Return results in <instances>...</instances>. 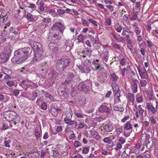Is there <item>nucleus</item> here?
Segmentation results:
<instances>
[{"instance_id":"nucleus-32","label":"nucleus","mask_w":158,"mask_h":158,"mask_svg":"<svg viewBox=\"0 0 158 158\" xmlns=\"http://www.w3.org/2000/svg\"><path fill=\"white\" fill-rule=\"evenodd\" d=\"M53 156L55 158H60L58 150H53Z\"/></svg>"},{"instance_id":"nucleus-27","label":"nucleus","mask_w":158,"mask_h":158,"mask_svg":"<svg viewBox=\"0 0 158 158\" xmlns=\"http://www.w3.org/2000/svg\"><path fill=\"white\" fill-rule=\"evenodd\" d=\"M11 52L10 48L9 47H6L4 49V52L3 53L5 54L6 55H7L9 57L10 55Z\"/></svg>"},{"instance_id":"nucleus-21","label":"nucleus","mask_w":158,"mask_h":158,"mask_svg":"<svg viewBox=\"0 0 158 158\" xmlns=\"http://www.w3.org/2000/svg\"><path fill=\"white\" fill-rule=\"evenodd\" d=\"M150 24V25H148L146 26V29L149 32H150L151 29L153 30L152 31V33L153 34H154V26H156V25H157V24Z\"/></svg>"},{"instance_id":"nucleus-35","label":"nucleus","mask_w":158,"mask_h":158,"mask_svg":"<svg viewBox=\"0 0 158 158\" xmlns=\"http://www.w3.org/2000/svg\"><path fill=\"white\" fill-rule=\"evenodd\" d=\"M115 111L122 112L124 110V108L121 107L119 106H115L114 108Z\"/></svg>"},{"instance_id":"nucleus-62","label":"nucleus","mask_w":158,"mask_h":158,"mask_svg":"<svg viewBox=\"0 0 158 158\" xmlns=\"http://www.w3.org/2000/svg\"><path fill=\"white\" fill-rule=\"evenodd\" d=\"M98 135V133L96 131H93L91 133V135L94 138L97 137Z\"/></svg>"},{"instance_id":"nucleus-54","label":"nucleus","mask_w":158,"mask_h":158,"mask_svg":"<svg viewBox=\"0 0 158 158\" xmlns=\"http://www.w3.org/2000/svg\"><path fill=\"white\" fill-rule=\"evenodd\" d=\"M116 147H117L115 148V150L116 151H118L122 148V144L118 143H117L116 145Z\"/></svg>"},{"instance_id":"nucleus-1","label":"nucleus","mask_w":158,"mask_h":158,"mask_svg":"<svg viewBox=\"0 0 158 158\" xmlns=\"http://www.w3.org/2000/svg\"><path fill=\"white\" fill-rule=\"evenodd\" d=\"M31 49L29 48L25 47L19 49L15 52L14 56L12 58L11 61L13 63L17 64L27 59L31 52Z\"/></svg>"},{"instance_id":"nucleus-14","label":"nucleus","mask_w":158,"mask_h":158,"mask_svg":"<svg viewBox=\"0 0 158 158\" xmlns=\"http://www.w3.org/2000/svg\"><path fill=\"white\" fill-rule=\"evenodd\" d=\"M103 141L105 143H108L109 144H110L108 145V147L109 148H112L114 146V143L113 142H112V139L110 137H107L105 138L103 140Z\"/></svg>"},{"instance_id":"nucleus-22","label":"nucleus","mask_w":158,"mask_h":158,"mask_svg":"<svg viewBox=\"0 0 158 158\" xmlns=\"http://www.w3.org/2000/svg\"><path fill=\"white\" fill-rule=\"evenodd\" d=\"M112 84L113 90L114 92H120L119 87L116 83H112Z\"/></svg>"},{"instance_id":"nucleus-11","label":"nucleus","mask_w":158,"mask_h":158,"mask_svg":"<svg viewBox=\"0 0 158 158\" xmlns=\"http://www.w3.org/2000/svg\"><path fill=\"white\" fill-rule=\"evenodd\" d=\"M99 111L102 113H105L109 114L110 112V107L102 105L99 108Z\"/></svg>"},{"instance_id":"nucleus-15","label":"nucleus","mask_w":158,"mask_h":158,"mask_svg":"<svg viewBox=\"0 0 158 158\" xmlns=\"http://www.w3.org/2000/svg\"><path fill=\"white\" fill-rule=\"evenodd\" d=\"M37 4L39 6V10L43 12L44 10V3L43 1L41 0H38L37 2Z\"/></svg>"},{"instance_id":"nucleus-61","label":"nucleus","mask_w":158,"mask_h":158,"mask_svg":"<svg viewBox=\"0 0 158 158\" xmlns=\"http://www.w3.org/2000/svg\"><path fill=\"white\" fill-rule=\"evenodd\" d=\"M74 145L75 147H78L81 146V144L80 142L77 141H75L74 142Z\"/></svg>"},{"instance_id":"nucleus-40","label":"nucleus","mask_w":158,"mask_h":158,"mask_svg":"<svg viewBox=\"0 0 158 158\" xmlns=\"http://www.w3.org/2000/svg\"><path fill=\"white\" fill-rule=\"evenodd\" d=\"M77 40H78V42H81L82 43H83L84 41V36L83 35H79L77 38Z\"/></svg>"},{"instance_id":"nucleus-13","label":"nucleus","mask_w":158,"mask_h":158,"mask_svg":"<svg viewBox=\"0 0 158 158\" xmlns=\"http://www.w3.org/2000/svg\"><path fill=\"white\" fill-rule=\"evenodd\" d=\"M9 59L8 56L3 53H0V63H3L6 62Z\"/></svg>"},{"instance_id":"nucleus-26","label":"nucleus","mask_w":158,"mask_h":158,"mask_svg":"<svg viewBox=\"0 0 158 158\" xmlns=\"http://www.w3.org/2000/svg\"><path fill=\"white\" fill-rule=\"evenodd\" d=\"M127 97L128 99L131 102H134L135 101L134 95L131 93L128 94Z\"/></svg>"},{"instance_id":"nucleus-43","label":"nucleus","mask_w":158,"mask_h":158,"mask_svg":"<svg viewBox=\"0 0 158 158\" xmlns=\"http://www.w3.org/2000/svg\"><path fill=\"white\" fill-rule=\"evenodd\" d=\"M90 62L88 60H86L83 62L84 65L85 67H88L90 66Z\"/></svg>"},{"instance_id":"nucleus-28","label":"nucleus","mask_w":158,"mask_h":158,"mask_svg":"<svg viewBox=\"0 0 158 158\" xmlns=\"http://www.w3.org/2000/svg\"><path fill=\"white\" fill-rule=\"evenodd\" d=\"M51 113L52 115L55 116L56 117L58 115V112L56 109L55 107H52L51 110Z\"/></svg>"},{"instance_id":"nucleus-7","label":"nucleus","mask_w":158,"mask_h":158,"mask_svg":"<svg viewBox=\"0 0 158 158\" xmlns=\"http://www.w3.org/2000/svg\"><path fill=\"white\" fill-rule=\"evenodd\" d=\"M44 52L43 51H35V52L34 57L33 59L34 60L40 61L43 57Z\"/></svg>"},{"instance_id":"nucleus-64","label":"nucleus","mask_w":158,"mask_h":158,"mask_svg":"<svg viewBox=\"0 0 158 158\" xmlns=\"http://www.w3.org/2000/svg\"><path fill=\"white\" fill-rule=\"evenodd\" d=\"M126 59L124 58H123L120 61V64L122 66H123L126 64Z\"/></svg>"},{"instance_id":"nucleus-52","label":"nucleus","mask_w":158,"mask_h":158,"mask_svg":"<svg viewBox=\"0 0 158 158\" xmlns=\"http://www.w3.org/2000/svg\"><path fill=\"white\" fill-rule=\"evenodd\" d=\"M105 23L108 26L110 25L111 24V19L108 18H107L106 20Z\"/></svg>"},{"instance_id":"nucleus-24","label":"nucleus","mask_w":158,"mask_h":158,"mask_svg":"<svg viewBox=\"0 0 158 158\" xmlns=\"http://www.w3.org/2000/svg\"><path fill=\"white\" fill-rule=\"evenodd\" d=\"M135 154L136 155V158H149L150 155L148 154H146L144 155H143L141 154H139L137 155L136 153V152H135Z\"/></svg>"},{"instance_id":"nucleus-49","label":"nucleus","mask_w":158,"mask_h":158,"mask_svg":"<svg viewBox=\"0 0 158 158\" xmlns=\"http://www.w3.org/2000/svg\"><path fill=\"white\" fill-rule=\"evenodd\" d=\"M67 74V76L68 78L72 79L74 77V74L73 73L70 72H69Z\"/></svg>"},{"instance_id":"nucleus-59","label":"nucleus","mask_w":158,"mask_h":158,"mask_svg":"<svg viewBox=\"0 0 158 158\" xmlns=\"http://www.w3.org/2000/svg\"><path fill=\"white\" fill-rule=\"evenodd\" d=\"M136 99L137 102L138 103L142 102L143 101V99L142 96L137 98Z\"/></svg>"},{"instance_id":"nucleus-25","label":"nucleus","mask_w":158,"mask_h":158,"mask_svg":"<svg viewBox=\"0 0 158 158\" xmlns=\"http://www.w3.org/2000/svg\"><path fill=\"white\" fill-rule=\"evenodd\" d=\"M28 82V81L27 80H23L21 81L20 82V84H19L20 85H21V86L25 90H27V89H28L27 86L26 88L24 87V86L25 85H27V82Z\"/></svg>"},{"instance_id":"nucleus-45","label":"nucleus","mask_w":158,"mask_h":158,"mask_svg":"<svg viewBox=\"0 0 158 158\" xmlns=\"http://www.w3.org/2000/svg\"><path fill=\"white\" fill-rule=\"evenodd\" d=\"M81 22L83 25H85L86 26L88 27L89 24L88 23V21L83 18H82L81 20Z\"/></svg>"},{"instance_id":"nucleus-5","label":"nucleus","mask_w":158,"mask_h":158,"mask_svg":"<svg viewBox=\"0 0 158 158\" xmlns=\"http://www.w3.org/2000/svg\"><path fill=\"white\" fill-rule=\"evenodd\" d=\"M65 27L61 23H56L52 27L51 29L53 31L58 30L60 32L63 33Z\"/></svg>"},{"instance_id":"nucleus-20","label":"nucleus","mask_w":158,"mask_h":158,"mask_svg":"<svg viewBox=\"0 0 158 158\" xmlns=\"http://www.w3.org/2000/svg\"><path fill=\"white\" fill-rule=\"evenodd\" d=\"M120 96V92H115L114 96V102L115 103H118L120 102L119 99Z\"/></svg>"},{"instance_id":"nucleus-17","label":"nucleus","mask_w":158,"mask_h":158,"mask_svg":"<svg viewBox=\"0 0 158 158\" xmlns=\"http://www.w3.org/2000/svg\"><path fill=\"white\" fill-rule=\"evenodd\" d=\"M110 76L112 83H116L119 79L118 77L114 73L110 74Z\"/></svg>"},{"instance_id":"nucleus-58","label":"nucleus","mask_w":158,"mask_h":158,"mask_svg":"<svg viewBox=\"0 0 158 158\" xmlns=\"http://www.w3.org/2000/svg\"><path fill=\"white\" fill-rule=\"evenodd\" d=\"M51 22V19L50 18H46L45 21V23L44 25H43V26H44V27H46V25L48 23H50Z\"/></svg>"},{"instance_id":"nucleus-51","label":"nucleus","mask_w":158,"mask_h":158,"mask_svg":"<svg viewBox=\"0 0 158 158\" xmlns=\"http://www.w3.org/2000/svg\"><path fill=\"white\" fill-rule=\"evenodd\" d=\"M57 45V44L53 42H52L49 43L48 44V47L49 49H52L55 46Z\"/></svg>"},{"instance_id":"nucleus-33","label":"nucleus","mask_w":158,"mask_h":158,"mask_svg":"<svg viewBox=\"0 0 158 158\" xmlns=\"http://www.w3.org/2000/svg\"><path fill=\"white\" fill-rule=\"evenodd\" d=\"M131 89L134 93H136L137 92L138 85L135 84L131 85Z\"/></svg>"},{"instance_id":"nucleus-30","label":"nucleus","mask_w":158,"mask_h":158,"mask_svg":"<svg viewBox=\"0 0 158 158\" xmlns=\"http://www.w3.org/2000/svg\"><path fill=\"white\" fill-rule=\"evenodd\" d=\"M71 125H67L66 126V128L65 129V131L66 133H68L69 132H73V128L70 126Z\"/></svg>"},{"instance_id":"nucleus-48","label":"nucleus","mask_w":158,"mask_h":158,"mask_svg":"<svg viewBox=\"0 0 158 158\" xmlns=\"http://www.w3.org/2000/svg\"><path fill=\"white\" fill-rule=\"evenodd\" d=\"M91 104V109L89 112V113L92 112L94 110V108L95 106V103L93 102H90L89 103V106H90Z\"/></svg>"},{"instance_id":"nucleus-56","label":"nucleus","mask_w":158,"mask_h":158,"mask_svg":"<svg viewBox=\"0 0 158 158\" xmlns=\"http://www.w3.org/2000/svg\"><path fill=\"white\" fill-rule=\"evenodd\" d=\"M132 82L131 84L134 85L135 84H137L138 83V80L135 78H132L131 79Z\"/></svg>"},{"instance_id":"nucleus-39","label":"nucleus","mask_w":158,"mask_h":158,"mask_svg":"<svg viewBox=\"0 0 158 158\" xmlns=\"http://www.w3.org/2000/svg\"><path fill=\"white\" fill-rule=\"evenodd\" d=\"M6 85L9 87H11L15 85V82L12 81H8L6 82Z\"/></svg>"},{"instance_id":"nucleus-8","label":"nucleus","mask_w":158,"mask_h":158,"mask_svg":"<svg viewBox=\"0 0 158 158\" xmlns=\"http://www.w3.org/2000/svg\"><path fill=\"white\" fill-rule=\"evenodd\" d=\"M58 34L54 32H50L48 37V40L50 42H54L57 39H58Z\"/></svg>"},{"instance_id":"nucleus-29","label":"nucleus","mask_w":158,"mask_h":158,"mask_svg":"<svg viewBox=\"0 0 158 158\" xmlns=\"http://www.w3.org/2000/svg\"><path fill=\"white\" fill-rule=\"evenodd\" d=\"M132 128V126L129 121H127L125 124L124 128L128 130L131 129Z\"/></svg>"},{"instance_id":"nucleus-50","label":"nucleus","mask_w":158,"mask_h":158,"mask_svg":"<svg viewBox=\"0 0 158 158\" xmlns=\"http://www.w3.org/2000/svg\"><path fill=\"white\" fill-rule=\"evenodd\" d=\"M126 39L127 43L129 44H132V41L130 39L129 36L128 35H127L126 36Z\"/></svg>"},{"instance_id":"nucleus-23","label":"nucleus","mask_w":158,"mask_h":158,"mask_svg":"<svg viewBox=\"0 0 158 158\" xmlns=\"http://www.w3.org/2000/svg\"><path fill=\"white\" fill-rule=\"evenodd\" d=\"M25 17L27 20L31 22H32L34 20V19L32 15L29 13H27Z\"/></svg>"},{"instance_id":"nucleus-9","label":"nucleus","mask_w":158,"mask_h":158,"mask_svg":"<svg viewBox=\"0 0 158 158\" xmlns=\"http://www.w3.org/2000/svg\"><path fill=\"white\" fill-rule=\"evenodd\" d=\"M44 64H44L45 66V68L44 69H42L41 70L39 71V77H41L43 78L45 77L46 74L48 72V69L46 63H44Z\"/></svg>"},{"instance_id":"nucleus-46","label":"nucleus","mask_w":158,"mask_h":158,"mask_svg":"<svg viewBox=\"0 0 158 158\" xmlns=\"http://www.w3.org/2000/svg\"><path fill=\"white\" fill-rule=\"evenodd\" d=\"M149 120L152 124H155L156 123V122L153 116H152L150 118Z\"/></svg>"},{"instance_id":"nucleus-60","label":"nucleus","mask_w":158,"mask_h":158,"mask_svg":"<svg viewBox=\"0 0 158 158\" xmlns=\"http://www.w3.org/2000/svg\"><path fill=\"white\" fill-rule=\"evenodd\" d=\"M35 135L36 137L39 138L40 137V132L38 130H36L35 132Z\"/></svg>"},{"instance_id":"nucleus-55","label":"nucleus","mask_w":158,"mask_h":158,"mask_svg":"<svg viewBox=\"0 0 158 158\" xmlns=\"http://www.w3.org/2000/svg\"><path fill=\"white\" fill-rule=\"evenodd\" d=\"M89 148H88L85 147L83 148L82 150V153L84 154H87L89 152Z\"/></svg>"},{"instance_id":"nucleus-16","label":"nucleus","mask_w":158,"mask_h":158,"mask_svg":"<svg viewBox=\"0 0 158 158\" xmlns=\"http://www.w3.org/2000/svg\"><path fill=\"white\" fill-rule=\"evenodd\" d=\"M78 87L79 90H82L84 92H86L88 90L87 88L83 82H81L78 85Z\"/></svg>"},{"instance_id":"nucleus-36","label":"nucleus","mask_w":158,"mask_h":158,"mask_svg":"<svg viewBox=\"0 0 158 158\" xmlns=\"http://www.w3.org/2000/svg\"><path fill=\"white\" fill-rule=\"evenodd\" d=\"M148 110L150 111L153 114H155L156 111V109L152 105L150 106V107Z\"/></svg>"},{"instance_id":"nucleus-37","label":"nucleus","mask_w":158,"mask_h":158,"mask_svg":"<svg viewBox=\"0 0 158 158\" xmlns=\"http://www.w3.org/2000/svg\"><path fill=\"white\" fill-rule=\"evenodd\" d=\"M28 8H31V10L30 11L31 12L33 11L35 9L36 6L33 3H30L29 6H27Z\"/></svg>"},{"instance_id":"nucleus-53","label":"nucleus","mask_w":158,"mask_h":158,"mask_svg":"<svg viewBox=\"0 0 158 158\" xmlns=\"http://www.w3.org/2000/svg\"><path fill=\"white\" fill-rule=\"evenodd\" d=\"M41 108L43 110H45L47 108V106L45 103L43 102L41 105Z\"/></svg>"},{"instance_id":"nucleus-18","label":"nucleus","mask_w":158,"mask_h":158,"mask_svg":"<svg viewBox=\"0 0 158 158\" xmlns=\"http://www.w3.org/2000/svg\"><path fill=\"white\" fill-rule=\"evenodd\" d=\"M104 128L105 131L107 132L111 131L114 128L112 124L110 123H108L107 124H106L104 126Z\"/></svg>"},{"instance_id":"nucleus-10","label":"nucleus","mask_w":158,"mask_h":158,"mask_svg":"<svg viewBox=\"0 0 158 158\" xmlns=\"http://www.w3.org/2000/svg\"><path fill=\"white\" fill-rule=\"evenodd\" d=\"M137 69L142 78L147 79L148 77V75L145 68L141 69L137 68Z\"/></svg>"},{"instance_id":"nucleus-3","label":"nucleus","mask_w":158,"mask_h":158,"mask_svg":"<svg viewBox=\"0 0 158 158\" xmlns=\"http://www.w3.org/2000/svg\"><path fill=\"white\" fill-rule=\"evenodd\" d=\"M3 116L6 120L9 122L17 120L18 122H19L20 118L19 114L10 110L5 111L3 113Z\"/></svg>"},{"instance_id":"nucleus-42","label":"nucleus","mask_w":158,"mask_h":158,"mask_svg":"<svg viewBox=\"0 0 158 158\" xmlns=\"http://www.w3.org/2000/svg\"><path fill=\"white\" fill-rule=\"evenodd\" d=\"M126 139L123 137H121L118 140L119 143L121 144L122 145L125 142Z\"/></svg>"},{"instance_id":"nucleus-2","label":"nucleus","mask_w":158,"mask_h":158,"mask_svg":"<svg viewBox=\"0 0 158 158\" xmlns=\"http://www.w3.org/2000/svg\"><path fill=\"white\" fill-rule=\"evenodd\" d=\"M70 63V60L67 56L58 60L56 64V69L59 72H62Z\"/></svg>"},{"instance_id":"nucleus-4","label":"nucleus","mask_w":158,"mask_h":158,"mask_svg":"<svg viewBox=\"0 0 158 158\" xmlns=\"http://www.w3.org/2000/svg\"><path fill=\"white\" fill-rule=\"evenodd\" d=\"M69 89L66 86H61L58 89V94L60 95H63L66 98L68 97Z\"/></svg>"},{"instance_id":"nucleus-44","label":"nucleus","mask_w":158,"mask_h":158,"mask_svg":"<svg viewBox=\"0 0 158 158\" xmlns=\"http://www.w3.org/2000/svg\"><path fill=\"white\" fill-rule=\"evenodd\" d=\"M140 85L141 87L145 86L147 84V81L144 80H140Z\"/></svg>"},{"instance_id":"nucleus-57","label":"nucleus","mask_w":158,"mask_h":158,"mask_svg":"<svg viewBox=\"0 0 158 158\" xmlns=\"http://www.w3.org/2000/svg\"><path fill=\"white\" fill-rule=\"evenodd\" d=\"M75 114L78 118H83L84 117L83 115L81 113H79L78 112H75Z\"/></svg>"},{"instance_id":"nucleus-38","label":"nucleus","mask_w":158,"mask_h":158,"mask_svg":"<svg viewBox=\"0 0 158 158\" xmlns=\"http://www.w3.org/2000/svg\"><path fill=\"white\" fill-rule=\"evenodd\" d=\"M138 108L135 105H134L133 106V111L135 112V116L136 118H139V116L138 114V112L137 111Z\"/></svg>"},{"instance_id":"nucleus-34","label":"nucleus","mask_w":158,"mask_h":158,"mask_svg":"<svg viewBox=\"0 0 158 158\" xmlns=\"http://www.w3.org/2000/svg\"><path fill=\"white\" fill-rule=\"evenodd\" d=\"M147 93L148 96L149 100L152 101L154 100V97L152 92L149 91Z\"/></svg>"},{"instance_id":"nucleus-63","label":"nucleus","mask_w":158,"mask_h":158,"mask_svg":"<svg viewBox=\"0 0 158 158\" xmlns=\"http://www.w3.org/2000/svg\"><path fill=\"white\" fill-rule=\"evenodd\" d=\"M122 156L123 158H128V155L126 153V151H124L123 152Z\"/></svg>"},{"instance_id":"nucleus-12","label":"nucleus","mask_w":158,"mask_h":158,"mask_svg":"<svg viewBox=\"0 0 158 158\" xmlns=\"http://www.w3.org/2000/svg\"><path fill=\"white\" fill-rule=\"evenodd\" d=\"M58 73L53 69H51L50 73L49 74V77L51 79V81H53V82L55 81L57 77Z\"/></svg>"},{"instance_id":"nucleus-19","label":"nucleus","mask_w":158,"mask_h":158,"mask_svg":"<svg viewBox=\"0 0 158 158\" xmlns=\"http://www.w3.org/2000/svg\"><path fill=\"white\" fill-rule=\"evenodd\" d=\"M34 48L35 51H43L41 44L39 43H35L34 46Z\"/></svg>"},{"instance_id":"nucleus-47","label":"nucleus","mask_w":158,"mask_h":158,"mask_svg":"<svg viewBox=\"0 0 158 158\" xmlns=\"http://www.w3.org/2000/svg\"><path fill=\"white\" fill-rule=\"evenodd\" d=\"M88 20L90 23L94 24V26H97V23L95 21L92 19H88Z\"/></svg>"},{"instance_id":"nucleus-31","label":"nucleus","mask_w":158,"mask_h":158,"mask_svg":"<svg viewBox=\"0 0 158 158\" xmlns=\"http://www.w3.org/2000/svg\"><path fill=\"white\" fill-rule=\"evenodd\" d=\"M138 113L140 114L141 115L143 116V113L144 112V110L142 109L141 107V105H139L138 106Z\"/></svg>"},{"instance_id":"nucleus-6","label":"nucleus","mask_w":158,"mask_h":158,"mask_svg":"<svg viewBox=\"0 0 158 158\" xmlns=\"http://www.w3.org/2000/svg\"><path fill=\"white\" fill-rule=\"evenodd\" d=\"M72 114L71 113L69 112L67 113L64 118V121L65 123L69 125L73 124L74 120H72Z\"/></svg>"},{"instance_id":"nucleus-41","label":"nucleus","mask_w":158,"mask_h":158,"mask_svg":"<svg viewBox=\"0 0 158 158\" xmlns=\"http://www.w3.org/2000/svg\"><path fill=\"white\" fill-rule=\"evenodd\" d=\"M115 28L116 31L118 32H120L122 30V27L121 26L119 25H117L115 26Z\"/></svg>"}]
</instances>
